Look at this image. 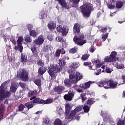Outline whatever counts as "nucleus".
<instances>
[{
  "instance_id": "obj_62",
  "label": "nucleus",
  "mask_w": 125,
  "mask_h": 125,
  "mask_svg": "<svg viewBox=\"0 0 125 125\" xmlns=\"http://www.w3.org/2000/svg\"><path fill=\"white\" fill-rule=\"evenodd\" d=\"M3 38H4L5 42H6V40H8V36H7V35H3Z\"/></svg>"
},
{
  "instance_id": "obj_19",
  "label": "nucleus",
  "mask_w": 125,
  "mask_h": 125,
  "mask_svg": "<svg viewBox=\"0 0 125 125\" xmlns=\"http://www.w3.org/2000/svg\"><path fill=\"white\" fill-rule=\"evenodd\" d=\"M4 112V105L1 104L0 106V121L3 118V113Z\"/></svg>"
},
{
  "instance_id": "obj_9",
  "label": "nucleus",
  "mask_w": 125,
  "mask_h": 125,
  "mask_svg": "<svg viewBox=\"0 0 125 125\" xmlns=\"http://www.w3.org/2000/svg\"><path fill=\"white\" fill-rule=\"evenodd\" d=\"M117 84L118 82H117V81L110 80L107 82V86H104V88H105V89L109 88H117Z\"/></svg>"
},
{
  "instance_id": "obj_39",
  "label": "nucleus",
  "mask_w": 125,
  "mask_h": 125,
  "mask_svg": "<svg viewBox=\"0 0 125 125\" xmlns=\"http://www.w3.org/2000/svg\"><path fill=\"white\" fill-rule=\"evenodd\" d=\"M37 64L38 66H40V67H44V63L41 60L37 62Z\"/></svg>"
},
{
  "instance_id": "obj_57",
  "label": "nucleus",
  "mask_w": 125,
  "mask_h": 125,
  "mask_svg": "<svg viewBox=\"0 0 125 125\" xmlns=\"http://www.w3.org/2000/svg\"><path fill=\"white\" fill-rule=\"evenodd\" d=\"M39 104H45V101L43 100H39Z\"/></svg>"
},
{
  "instance_id": "obj_24",
  "label": "nucleus",
  "mask_w": 125,
  "mask_h": 125,
  "mask_svg": "<svg viewBox=\"0 0 125 125\" xmlns=\"http://www.w3.org/2000/svg\"><path fill=\"white\" fill-rule=\"evenodd\" d=\"M114 61V59L112 58L110 56L109 57H106L104 59V62H106L107 63H110L111 62H113Z\"/></svg>"
},
{
  "instance_id": "obj_37",
  "label": "nucleus",
  "mask_w": 125,
  "mask_h": 125,
  "mask_svg": "<svg viewBox=\"0 0 125 125\" xmlns=\"http://www.w3.org/2000/svg\"><path fill=\"white\" fill-rule=\"evenodd\" d=\"M56 40H57L58 42H65V40H64L61 37H56Z\"/></svg>"
},
{
  "instance_id": "obj_10",
  "label": "nucleus",
  "mask_w": 125,
  "mask_h": 125,
  "mask_svg": "<svg viewBox=\"0 0 125 125\" xmlns=\"http://www.w3.org/2000/svg\"><path fill=\"white\" fill-rule=\"evenodd\" d=\"M43 42H44V37L40 35L38 37L37 39L34 40V43L36 45H42L43 43Z\"/></svg>"
},
{
  "instance_id": "obj_7",
  "label": "nucleus",
  "mask_w": 125,
  "mask_h": 125,
  "mask_svg": "<svg viewBox=\"0 0 125 125\" xmlns=\"http://www.w3.org/2000/svg\"><path fill=\"white\" fill-rule=\"evenodd\" d=\"M23 41H24V38L23 36L19 37L17 41V46H15L14 47V49L16 50L19 49L21 53L23 52V46H22V42H23Z\"/></svg>"
},
{
  "instance_id": "obj_3",
  "label": "nucleus",
  "mask_w": 125,
  "mask_h": 125,
  "mask_svg": "<svg viewBox=\"0 0 125 125\" xmlns=\"http://www.w3.org/2000/svg\"><path fill=\"white\" fill-rule=\"evenodd\" d=\"M83 105L78 106L76 107V108L70 113V110H71V107H70V105L66 104L65 106L66 112H65V120L66 121H71L73 119V116H75L77 113H79L80 111L83 110Z\"/></svg>"
},
{
  "instance_id": "obj_41",
  "label": "nucleus",
  "mask_w": 125,
  "mask_h": 125,
  "mask_svg": "<svg viewBox=\"0 0 125 125\" xmlns=\"http://www.w3.org/2000/svg\"><path fill=\"white\" fill-rule=\"evenodd\" d=\"M53 102V99H48L45 101V104H50Z\"/></svg>"
},
{
  "instance_id": "obj_16",
  "label": "nucleus",
  "mask_w": 125,
  "mask_h": 125,
  "mask_svg": "<svg viewBox=\"0 0 125 125\" xmlns=\"http://www.w3.org/2000/svg\"><path fill=\"white\" fill-rule=\"evenodd\" d=\"M97 85L99 87H104V86H107V82L106 80H101V81L98 82L97 83Z\"/></svg>"
},
{
  "instance_id": "obj_12",
  "label": "nucleus",
  "mask_w": 125,
  "mask_h": 125,
  "mask_svg": "<svg viewBox=\"0 0 125 125\" xmlns=\"http://www.w3.org/2000/svg\"><path fill=\"white\" fill-rule=\"evenodd\" d=\"M48 12V10L47 9H43L42 11H41L40 13L39 18H40V19L46 18V17H47Z\"/></svg>"
},
{
  "instance_id": "obj_58",
  "label": "nucleus",
  "mask_w": 125,
  "mask_h": 125,
  "mask_svg": "<svg viewBox=\"0 0 125 125\" xmlns=\"http://www.w3.org/2000/svg\"><path fill=\"white\" fill-rule=\"evenodd\" d=\"M47 38L49 41H52L53 40V36L52 35H49V36L47 37Z\"/></svg>"
},
{
  "instance_id": "obj_55",
  "label": "nucleus",
  "mask_w": 125,
  "mask_h": 125,
  "mask_svg": "<svg viewBox=\"0 0 125 125\" xmlns=\"http://www.w3.org/2000/svg\"><path fill=\"white\" fill-rule=\"evenodd\" d=\"M93 63H97L100 62V60L99 59H94L92 61Z\"/></svg>"
},
{
  "instance_id": "obj_61",
  "label": "nucleus",
  "mask_w": 125,
  "mask_h": 125,
  "mask_svg": "<svg viewBox=\"0 0 125 125\" xmlns=\"http://www.w3.org/2000/svg\"><path fill=\"white\" fill-rule=\"evenodd\" d=\"M107 30H108V29H107V28H104L102 29L101 31L103 33H106V32H107Z\"/></svg>"
},
{
  "instance_id": "obj_15",
  "label": "nucleus",
  "mask_w": 125,
  "mask_h": 125,
  "mask_svg": "<svg viewBox=\"0 0 125 125\" xmlns=\"http://www.w3.org/2000/svg\"><path fill=\"white\" fill-rule=\"evenodd\" d=\"M59 1V4L62 6V7H64L65 8H66V9H69L70 8V7L69 6L67 5V2H66V1L65 0H56Z\"/></svg>"
},
{
  "instance_id": "obj_22",
  "label": "nucleus",
  "mask_w": 125,
  "mask_h": 125,
  "mask_svg": "<svg viewBox=\"0 0 125 125\" xmlns=\"http://www.w3.org/2000/svg\"><path fill=\"white\" fill-rule=\"evenodd\" d=\"M21 61L22 63H24V62H25V61H27V60L28 59V57H27V55L24 53L21 54Z\"/></svg>"
},
{
  "instance_id": "obj_11",
  "label": "nucleus",
  "mask_w": 125,
  "mask_h": 125,
  "mask_svg": "<svg viewBox=\"0 0 125 125\" xmlns=\"http://www.w3.org/2000/svg\"><path fill=\"white\" fill-rule=\"evenodd\" d=\"M20 77L21 78V79L23 80V81H27L28 80V73H27V72L24 70H21L19 74Z\"/></svg>"
},
{
  "instance_id": "obj_21",
  "label": "nucleus",
  "mask_w": 125,
  "mask_h": 125,
  "mask_svg": "<svg viewBox=\"0 0 125 125\" xmlns=\"http://www.w3.org/2000/svg\"><path fill=\"white\" fill-rule=\"evenodd\" d=\"M64 90V87L63 86H57L55 88V91L57 92L59 94H60V92Z\"/></svg>"
},
{
  "instance_id": "obj_47",
  "label": "nucleus",
  "mask_w": 125,
  "mask_h": 125,
  "mask_svg": "<svg viewBox=\"0 0 125 125\" xmlns=\"http://www.w3.org/2000/svg\"><path fill=\"white\" fill-rule=\"evenodd\" d=\"M89 57V55H83L82 56V59L83 60H86Z\"/></svg>"
},
{
  "instance_id": "obj_18",
  "label": "nucleus",
  "mask_w": 125,
  "mask_h": 125,
  "mask_svg": "<svg viewBox=\"0 0 125 125\" xmlns=\"http://www.w3.org/2000/svg\"><path fill=\"white\" fill-rule=\"evenodd\" d=\"M18 85L16 83H12L10 88V91H11V92H15L18 87Z\"/></svg>"
},
{
  "instance_id": "obj_17",
  "label": "nucleus",
  "mask_w": 125,
  "mask_h": 125,
  "mask_svg": "<svg viewBox=\"0 0 125 125\" xmlns=\"http://www.w3.org/2000/svg\"><path fill=\"white\" fill-rule=\"evenodd\" d=\"M47 27L49 30H55L56 28V24L53 21H50L47 25Z\"/></svg>"
},
{
  "instance_id": "obj_56",
  "label": "nucleus",
  "mask_w": 125,
  "mask_h": 125,
  "mask_svg": "<svg viewBox=\"0 0 125 125\" xmlns=\"http://www.w3.org/2000/svg\"><path fill=\"white\" fill-rule=\"evenodd\" d=\"M94 50H95L94 47H93V46H91V47L90 48V52H92V53H93V52H94Z\"/></svg>"
},
{
  "instance_id": "obj_28",
  "label": "nucleus",
  "mask_w": 125,
  "mask_h": 125,
  "mask_svg": "<svg viewBox=\"0 0 125 125\" xmlns=\"http://www.w3.org/2000/svg\"><path fill=\"white\" fill-rule=\"evenodd\" d=\"M78 67H79V62L73 63L70 66L71 69H77Z\"/></svg>"
},
{
  "instance_id": "obj_6",
  "label": "nucleus",
  "mask_w": 125,
  "mask_h": 125,
  "mask_svg": "<svg viewBox=\"0 0 125 125\" xmlns=\"http://www.w3.org/2000/svg\"><path fill=\"white\" fill-rule=\"evenodd\" d=\"M84 36L83 35H80L79 36H75L73 38V41L77 45H83L85 43H86V40H84Z\"/></svg>"
},
{
  "instance_id": "obj_36",
  "label": "nucleus",
  "mask_w": 125,
  "mask_h": 125,
  "mask_svg": "<svg viewBox=\"0 0 125 125\" xmlns=\"http://www.w3.org/2000/svg\"><path fill=\"white\" fill-rule=\"evenodd\" d=\"M80 97H81L82 99V103H83V101H85L87 98L85 97V94H81Z\"/></svg>"
},
{
  "instance_id": "obj_2",
  "label": "nucleus",
  "mask_w": 125,
  "mask_h": 125,
  "mask_svg": "<svg viewBox=\"0 0 125 125\" xmlns=\"http://www.w3.org/2000/svg\"><path fill=\"white\" fill-rule=\"evenodd\" d=\"M58 64L59 66L57 65H52L49 68L48 73L49 74L52 79H55V74H56L57 72H60V71L62 70L61 67H64V66L67 64V62L64 59H60L59 60Z\"/></svg>"
},
{
  "instance_id": "obj_34",
  "label": "nucleus",
  "mask_w": 125,
  "mask_h": 125,
  "mask_svg": "<svg viewBox=\"0 0 125 125\" xmlns=\"http://www.w3.org/2000/svg\"><path fill=\"white\" fill-rule=\"evenodd\" d=\"M10 40L12 42L13 44L15 45V47L16 46V40H15V39L13 36H11L10 38Z\"/></svg>"
},
{
  "instance_id": "obj_1",
  "label": "nucleus",
  "mask_w": 125,
  "mask_h": 125,
  "mask_svg": "<svg viewBox=\"0 0 125 125\" xmlns=\"http://www.w3.org/2000/svg\"><path fill=\"white\" fill-rule=\"evenodd\" d=\"M69 74V80L65 79L64 80V83L67 87H71V83H77L81 79L83 78V76L79 72H75V71H71L69 70L68 71Z\"/></svg>"
},
{
  "instance_id": "obj_38",
  "label": "nucleus",
  "mask_w": 125,
  "mask_h": 125,
  "mask_svg": "<svg viewBox=\"0 0 125 125\" xmlns=\"http://www.w3.org/2000/svg\"><path fill=\"white\" fill-rule=\"evenodd\" d=\"M109 9H114L115 8V4L113 3H110L107 5Z\"/></svg>"
},
{
  "instance_id": "obj_46",
  "label": "nucleus",
  "mask_w": 125,
  "mask_h": 125,
  "mask_svg": "<svg viewBox=\"0 0 125 125\" xmlns=\"http://www.w3.org/2000/svg\"><path fill=\"white\" fill-rule=\"evenodd\" d=\"M105 71L106 73L111 74L112 72H113V70L109 67H106Z\"/></svg>"
},
{
  "instance_id": "obj_27",
  "label": "nucleus",
  "mask_w": 125,
  "mask_h": 125,
  "mask_svg": "<svg viewBox=\"0 0 125 125\" xmlns=\"http://www.w3.org/2000/svg\"><path fill=\"white\" fill-rule=\"evenodd\" d=\"M112 59L115 61V60H117V59H118V58H116V56H117V52L115 51L112 52L110 56Z\"/></svg>"
},
{
  "instance_id": "obj_29",
  "label": "nucleus",
  "mask_w": 125,
  "mask_h": 125,
  "mask_svg": "<svg viewBox=\"0 0 125 125\" xmlns=\"http://www.w3.org/2000/svg\"><path fill=\"white\" fill-rule=\"evenodd\" d=\"M34 83L37 86H38L39 88H41V85H42V82L41 81V80L37 79L34 81Z\"/></svg>"
},
{
  "instance_id": "obj_30",
  "label": "nucleus",
  "mask_w": 125,
  "mask_h": 125,
  "mask_svg": "<svg viewBox=\"0 0 125 125\" xmlns=\"http://www.w3.org/2000/svg\"><path fill=\"white\" fill-rule=\"evenodd\" d=\"M123 4L124 3H123V2L121 1H118L116 3V7H117V8H121L122 6H123Z\"/></svg>"
},
{
  "instance_id": "obj_64",
  "label": "nucleus",
  "mask_w": 125,
  "mask_h": 125,
  "mask_svg": "<svg viewBox=\"0 0 125 125\" xmlns=\"http://www.w3.org/2000/svg\"><path fill=\"white\" fill-rule=\"evenodd\" d=\"M27 28L28 30H31V29H33V25L31 24H28L27 26Z\"/></svg>"
},
{
  "instance_id": "obj_43",
  "label": "nucleus",
  "mask_w": 125,
  "mask_h": 125,
  "mask_svg": "<svg viewBox=\"0 0 125 125\" xmlns=\"http://www.w3.org/2000/svg\"><path fill=\"white\" fill-rule=\"evenodd\" d=\"M115 67L117 68V69H119L120 70L124 69V65L122 64H120L119 65H115Z\"/></svg>"
},
{
  "instance_id": "obj_40",
  "label": "nucleus",
  "mask_w": 125,
  "mask_h": 125,
  "mask_svg": "<svg viewBox=\"0 0 125 125\" xmlns=\"http://www.w3.org/2000/svg\"><path fill=\"white\" fill-rule=\"evenodd\" d=\"M77 50H78V48H73L70 50L69 53H72V54L76 53Z\"/></svg>"
},
{
  "instance_id": "obj_49",
  "label": "nucleus",
  "mask_w": 125,
  "mask_h": 125,
  "mask_svg": "<svg viewBox=\"0 0 125 125\" xmlns=\"http://www.w3.org/2000/svg\"><path fill=\"white\" fill-rule=\"evenodd\" d=\"M94 2L96 4V5H100L101 4V2L100 0H93Z\"/></svg>"
},
{
  "instance_id": "obj_44",
  "label": "nucleus",
  "mask_w": 125,
  "mask_h": 125,
  "mask_svg": "<svg viewBox=\"0 0 125 125\" xmlns=\"http://www.w3.org/2000/svg\"><path fill=\"white\" fill-rule=\"evenodd\" d=\"M101 116L103 118H106L108 116V113L107 112H103V111L101 112Z\"/></svg>"
},
{
  "instance_id": "obj_54",
  "label": "nucleus",
  "mask_w": 125,
  "mask_h": 125,
  "mask_svg": "<svg viewBox=\"0 0 125 125\" xmlns=\"http://www.w3.org/2000/svg\"><path fill=\"white\" fill-rule=\"evenodd\" d=\"M56 111L58 114H62V113H63V110L61 109L60 108H57Z\"/></svg>"
},
{
  "instance_id": "obj_51",
  "label": "nucleus",
  "mask_w": 125,
  "mask_h": 125,
  "mask_svg": "<svg viewBox=\"0 0 125 125\" xmlns=\"http://www.w3.org/2000/svg\"><path fill=\"white\" fill-rule=\"evenodd\" d=\"M19 84L20 86L22 87V88H24L25 86H26V84L22 82H20Z\"/></svg>"
},
{
  "instance_id": "obj_23",
  "label": "nucleus",
  "mask_w": 125,
  "mask_h": 125,
  "mask_svg": "<svg viewBox=\"0 0 125 125\" xmlns=\"http://www.w3.org/2000/svg\"><path fill=\"white\" fill-rule=\"evenodd\" d=\"M45 67H41L39 68L38 70V74L40 75H43L44 72H46Z\"/></svg>"
},
{
  "instance_id": "obj_5",
  "label": "nucleus",
  "mask_w": 125,
  "mask_h": 125,
  "mask_svg": "<svg viewBox=\"0 0 125 125\" xmlns=\"http://www.w3.org/2000/svg\"><path fill=\"white\" fill-rule=\"evenodd\" d=\"M9 81L4 82L0 87V102L3 101L4 98L10 96V92L6 90L5 85L8 83Z\"/></svg>"
},
{
  "instance_id": "obj_48",
  "label": "nucleus",
  "mask_w": 125,
  "mask_h": 125,
  "mask_svg": "<svg viewBox=\"0 0 125 125\" xmlns=\"http://www.w3.org/2000/svg\"><path fill=\"white\" fill-rule=\"evenodd\" d=\"M25 108V105L21 104L19 106V110L21 111H23L24 110V108Z\"/></svg>"
},
{
  "instance_id": "obj_25",
  "label": "nucleus",
  "mask_w": 125,
  "mask_h": 125,
  "mask_svg": "<svg viewBox=\"0 0 125 125\" xmlns=\"http://www.w3.org/2000/svg\"><path fill=\"white\" fill-rule=\"evenodd\" d=\"M30 100H33L32 101V104H35V103H39L40 101V98H36V97H33L30 98Z\"/></svg>"
},
{
  "instance_id": "obj_35",
  "label": "nucleus",
  "mask_w": 125,
  "mask_h": 125,
  "mask_svg": "<svg viewBox=\"0 0 125 125\" xmlns=\"http://www.w3.org/2000/svg\"><path fill=\"white\" fill-rule=\"evenodd\" d=\"M108 35H109V34H108V33H105V34H103L102 35V39L103 41L105 42V41H106V40H107Z\"/></svg>"
},
{
  "instance_id": "obj_52",
  "label": "nucleus",
  "mask_w": 125,
  "mask_h": 125,
  "mask_svg": "<svg viewBox=\"0 0 125 125\" xmlns=\"http://www.w3.org/2000/svg\"><path fill=\"white\" fill-rule=\"evenodd\" d=\"M87 104L88 105H92V104H93V102L91 100H88L87 102Z\"/></svg>"
},
{
  "instance_id": "obj_42",
  "label": "nucleus",
  "mask_w": 125,
  "mask_h": 125,
  "mask_svg": "<svg viewBox=\"0 0 125 125\" xmlns=\"http://www.w3.org/2000/svg\"><path fill=\"white\" fill-rule=\"evenodd\" d=\"M25 40L26 42H32V39H31V37L28 35L25 37Z\"/></svg>"
},
{
  "instance_id": "obj_32",
  "label": "nucleus",
  "mask_w": 125,
  "mask_h": 125,
  "mask_svg": "<svg viewBox=\"0 0 125 125\" xmlns=\"http://www.w3.org/2000/svg\"><path fill=\"white\" fill-rule=\"evenodd\" d=\"M101 69H102V71H98V72H96L95 73V75H96V76H98V75H100L101 73H103V72L105 71V66L104 65L102 66L101 67Z\"/></svg>"
},
{
  "instance_id": "obj_13",
  "label": "nucleus",
  "mask_w": 125,
  "mask_h": 125,
  "mask_svg": "<svg viewBox=\"0 0 125 125\" xmlns=\"http://www.w3.org/2000/svg\"><path fill=\"white\" fill-rule=\"evenodd\" d=\"M74 97V93L73 91H70L68 92V94H65L64 96V98L65 100H68L69 101H71L73 99Z\"/></svg>"
},
{
  "instance_id": "obj_59",
  "label": "nucleus",
  "mask_w": 125,
  "mask_h": 125,
  "mask_svg": "<svg viewBox=\"0 0 125 125\" xmlns=\"http://www.w3.org/2000/svg\"><path fill=\"white\" fill-rule=\"evenodd\" d=\"M61 54H65V53H66V51H65V50L63 48L61 49V50H60Z\"/></svg>"
},
{
  "instance_id": "obj_60",
  "label": "nucleus",
  "mask_w": 125,
  "mask_h": 125,
  "mask_svg": "<svg viewBox=\"0 0 125 125\" xmlns=\"http://www.w3.org/2000/svg\"><path fill=\"white\" fill-rule=\"evenodd\" d=\"M60 53H61L60 52V50H58L56 52V56H59V55H60Z\"/></svg>"
},
{
  "instance_id": "obj_63",
  "label": "nucleus",
  "mask_w": 125,
  "mask_h": 125,
  "mask_svg": "<svg viewBox=\"0 0 125 125\" xmlns=\"http://www.w3.org/2000/svg\"><path fill=\"white\" fill-rule=\"evenodd\" d=\"M91 65V63L89 62H85L84 63V66H90Z\"/></svg>"
},
{
  "instance_id": "obj_31",
  "label": "nucleus",
  "mask_w": 125,
  "mask_h": 125,
  "mask_svg": "<svg viewBox=\"0 0 125 125\" xmlns=\"http://www.w3.org/2000/svg\"><path fill=\"white\" fill-rule=\"evenodd\" d=\"M37 94H38V92L36 90H35V91H30L28 93V95L30 96V97H31V96H35V95H37Z\"/></svg>"
},
{
  "instance_id": "obj_4",
  "label": "nucleus",
  "mask_w": 125,
  "mask_h": 125,
  "mask_svg": "<svg viewBox=\"0 0 125 125\" xmlns=\"http://www.w3.org/2000/svg\"><path fill=\"white\" fill-rule=\"evenodd\" d=\"M80 8L81 9L82 15L84 17H89L91 11L93 10L92 4L89 3H87L80 6Z\"/></svg>"
},
{
  "instance_id": "obj_50",
  "label": "nucleus",
  "mask_w": 125,
  "mask_h": 125,
  "mask_svg": "<svg viewBox=\"0 0 125 125\" xmlns=\"http://www.w3.org/2000/svg\"><path fill=\"white\" fill-rule=\"evenodd\" d=\"M73 4H77L80 1V0H69Z\"/></svg>"
},
{
  "instance_id": "obj_20",
  "label": "nucleus",
  "mask_w": 125,
  "mask_h": 125,
  "mask_svg": "<svg viewBox=\"0 0 125 125\" xmlns=\"http://www.w3.org/2000/svg\"><path fill=\"white\" fill-rule=\"evenodd\" d=\"M73 31L74 32V33L79 34L80 32V24L78 23H76L74 24V27H73Z\"/></svg>"
},
{
  "instance_id": "obj_26",
  "label": "nucleus",
  "mask_w": 125,
  "mask_h": 125,
  "mask_svg": "<svg viewBox=\"0 0 125 125\" xmlns=\"http://www.w3.org/2000/svg\"><path fill=\"white\" fill-rule=\"evenodd\" d=\"M25 106L29 110V109H31V108H33V107H34V104L32 102H28L26 104H25Z\"/></svg>"
},
{
  "instance_id": "obj_8",
  "label": "nucleus",
  "mask_w": 125,
  "mask_h": 125,
  "mask_svg": "<svg viewBox=\"0 0 125 125\" xmlns=\"http://www.w3.org/2000/svg\"><path fill=\"white\" fill-rule=\"evenodd\" d=\"M56 30L59 33H62V36H66L69 32V27L64 25L63 27L62 25H57Z\"/></svg>"
},
{
  "instance_id": "obj_14",
  "label": "nucleus",
  "mask_w": 125,
  "mask_h": 125,
  "mask_svg": "<svg viewBox=\"0 0 125 125\" xmlns=\"http://www.w3.org/2000/svg\"><path fill=\"white\" fill-rule=\"evenodd\" d=\"M95 83V82L90 81L86 82L85 84H82L80 87L81 88H83V89L89 88L90 87V84H92V83Z\"/></svg>"
},
{
  "instance_id": "obj_33",
  "label": "nucleus",
  "mask_w": 125,
  "mask_h": 125,
  "mask_svg": "<svg viewBox=\"0 0 125 125\" xmlns=\"http://www.w3.org/2000/svg\"><path fill=\"white\" fill-rule=\"evenodd\" d=\"M30 35L32 37H33V38H35V37L37 36V32L35 31V30H32L29 31Z\"/></svg>"
},
{
  "instance_id": "obj_45",
  "label": "nucleus",
  "mask_w": 125,
  "mask_h": 125,
  "mask_svg": "<svg viewBox=\"0 0 125 125\" xmlns=\"http://www.w3.org/2000/svg\"><path fill=\"white\" fill-rule=\"evenodd\" d=\"M83 109L86 113L89 112V107L87 105H84Z\"/></svg>"
},
{
  "instance_id": "obj_53",
  "label": "nucleus",
  "mask_w": 125,
  "mask_h": 125,
  "mask_svg": "<svg viewBox=\"0 0 125 125\" xmlns=\"http://www.w3.org/2000/svg\"><path fill=\"white\" fill-rule=\"evenodd\" d=\"M43 122L45 124H48V123H49V119H48V118H44L43 119Z\"/></svg>"
}]
</instances>
